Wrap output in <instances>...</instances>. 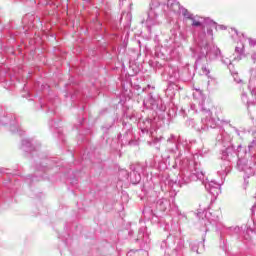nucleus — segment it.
I'll use <instances>...</instances> for the list:
<instances>
[{
    "mask_svg": "<svg viewBox=\"0 0 256 256\" xmlns=\"http://www.w3.org/2000/svg\"><path fill=\"white\" fill-rule=\"evenodd\" d=\"M152 67H155V69H164L165 71V67H167V64H163L159 61H154L151 63Z\"/></svg>",
    "mask_w": 256,
    "mask_h": 256,
    "instance_id": "29",
    "label": "nucleus"
},
{
    "mask_svg": "<svg viewBox=\"0 0 256 256\" xmlns=\"http://www.w3.org/2000/svg\"><path fill=\"white\" fill-rule=\"evenodd\" d=\"M190 108L192 111H195V113H197V105L196 104H191Z\"/></svg>",
    "mask_w": 256,
    "mask_h": 256,
    "instance_id": "40",
    "label": "nucleus"
},
{
    "mask_svg": "<svg viewBox=\"0 0 256 256\" xmlns=\"http://www.w3.org/2000/svg\"><path fill=\"white\" fill-rule=\"evenodd\" d=\"M193 143H196V141L195 140H185L184 145H186V147H189V145H193Z\"/></svg>",
    "mask_w": 256,
    "mask_h": 256,
    "instance_id": "36",
    "label": "nucleus"
},
{
    "mask_svg": "<svg viewBox=\"0 0 256 256\" xmlns=\"http://www.w3.org/2000/svg\"><path fill=\"white\" fill-rule=\"evenodd\" d=\"M136 241H142V243H149V234L147 233V226L139 228L138 237Z\"/></svg>",
    "mask_w": 256,
    "mask_h": 256,
    "instance_id": "22",
    "label": "nucleus"
},
{
    "mask_svg": "<svg viewBox=\"0 0 256 256\" xmlns=\"http://www.w3.org/2000/svg\"><path fill=\"white\" fill-rule=\"evenodd\" d=\"M181 77L184 81H192L193 77H195V71L189 68V64H186L183 67V73Z\"/></svg>",
    "mask_w": 256,
    "mask_h": 256,
    "instance_id": "21",
    "label": "nucleus"
},
{
    "mask_svg": "<svg viewBox=\"0 0 256 256\" xmlns=\"http://www.w3.org/2000/svg\"><path fill=\"white\" fill-rule=\"evenodd\" d=\"M208 85H211V80H208Z\"/></svg>",
    "mask_w": 256,
    "mask_h": 256,
    "instance_id": "52",
    "label": "nucleus"
},
{
    "mask_svg": "<svg viewBox=\"0 0 256 256\" xmlns=\"http://www.w3.org/2000/svg\"><path fill=\"white\" fill-rule=\"evenodd\" d=\"M239 145L237 148L238 151V161H237V169L241 173H245L247 177H253V166L249 163V159H255L256 155V139H253L247 148Z\"/></svg>",
    "mask_w": 256,
    "mask_h": 256,
    "instance_id": "3",
    "label": "nucleus"
},
{
    "mask_svg": "<svg viewBox=\"0 0 256 256\" xmlns=\"http://www.w3.org/2000/svg\"><path fill=\"white\" fill-rule=\"evenodd\" d=\"M234 81L237 82V83H243V80H241V79H236L235 77H234Z\"/></svg>",
    "mask_w": 256,
    "mask_h": 256,
    "instance_id": "46",
    "label": "nucleus"
},
{
    "mask_svg": "<svg viewBox=\"0 0 256 256\" xmlns=\"http://www.w3.org/2000/svg\"><path fill=\"white\" fill-rule=\"evenodd\" d=\"M123 1H125V0H120V3H123Z\"/></svg>",
    "mask_w": 256,
    "mask_h": 256,
    "instance_id": "54",
    "label": "nucleus"
},
{
    "mask_svg": "<svg viewBox=\"0 0 256 256\" xmlns=\"http://www.w3.org/2000/svg\"><path fill=\"white\" fill-rule=\"evenodd\" d=\"M176 215L179 217V219H185V214L181 213V210H179V207L175 208Z\"/></svg>",
    "mask_w": 256,
    "mask_h": 256,
    "instance_id": "33",
    "label": "nucleus"
},
{
    "mask_svg": "<svg viewBox=\"0 0 256 256\" xmlns=\"http://www.w3.org/2000/svg\"><path fill=\"white\" fill-rule=\"evenodd\" d=\"M222 63H224V65L228 66V69L230 70V72L232 73V75H237V72L233 71L234 66L233 63H231V60L229 58H226L225 60L222 59Z\"/></svg>",
    "mask_w": 256,
    "mask_h": 256,
    "instance_id": "27",
    "label": "nucleus"
},
{
    "mask_svg": "<svg viewBox=\"0 0 256 256\" xmlns=\"http://www.w3.org/2000/svg\"><path fill=\"white\" fill-rule=\"evenodd\" d=\"M221 122H222V123H226V124H227V123H231V121H225V120H222Z\"/></svg>",
    "mask_w": 256,
    "mask_h": 256,
    "instance_id": "51",
    "label": "nucleus"
},
{
    "mask_svg": "<svg viewBox=\"0 0 256 256\" xmlns=\"http://www.w3.org/2000/svg\"><path fill=\"white\" fill-rule=\"evenodd\" d=\"M205 189L208 191V193H210V195L217 197L221 193V184L215 180H212L205 185Z\"/></svg>",
    "mask_w": 256,
    "mask_h": 256,
    "instance_id": "18",
    "label": "nucleus"
},
{
    "mask_svg": "<svg viewBox=\"0 0 256 256\" xmlns=\"http://www.w3.org/2000/svg\"><path fill=\"white\" fill-rule=\"evenodd\" d=\"M143 106L146 109H151L152 111H165V105H163V99L155 92L148 93L147 97L143 100Z\"/></svg>",
    "mask_w": 256,
    "mask_h": 256,
    "instance_id": "5",
    "label": "nucleus"
},
{
    "mask_svg": "<svg viewBox=\"0 0 256 256\" xmlns=\"http://www.w3.org/2000/svg\"><path fill=\"white\" fill-rule=\"evenodd\" d=\"M234 130H235V133L238 135V137H239V135H241V132L239 131V129H237V128H234Z\"/></svg>",
    "mask_w": 256,
    "mask_h": 256,
    "instance_id": "45",
    "label": "nucleus"
},
{
    "mask_svg": "<svg viewBox=\"0 0 256 256\" xmlns=\"http://www.w3.org/2000/svg\"><path fill=\"white\" fill-rule=\"evenodd\" d=\"M67 9H69V6H68V5H66V10H67Z\"/></svg>",
    "mask_w": 256,
    "mask_h": 256,
    "instance_id": "53",
    "label": "nucleus"
},
{
    "mask_svg": "<svg viewBox=\"0 0 256 256\" xmlns=\"http://www.w3.org/2000/svg\"><path fill=\"white\" fill-rule=\"evenodd\" d=\"M131 173L129 182L132 183V185H137L138 183H141V173L145 172V167L141 163L131 164L130 165Z\"/></svg>",
    "mask_w": 256,
    "mask_h": 256,
    "instance_id": "12",
    "label": "nucleus"
},
{
    "mask_svg": "<svg viewBox=\"0 0 256 256\" xmlns=\"http://www.w3.org/2000/svg\"><path fill=\"white\" fill-rule=\"evenodd\" d=\"M248 89H250L251 95H254V97H256L255 89H251V81L249 82Z\"/></svg>",
    "mask_w": 256,
    "mask_h": 256,
    "instance_id": "37",
    "label": "nucleus"
},
{
    "mask_svg": "<svg viewBox=\"0 0 256 256\" xmlns=\"http://www.w3.org/2000/svg\"><path fill=\"white\" fill-rule=\"evenodd\" d=\"M202 71L204 73V75L209 76V73H211V70H209V68H207V66H202Z\"/></svg>",
    "mask_w": 256,
    "mask_h": 256,
    "instance_id": "35",
    "label": "nucleus"
},
{
    "mask_svg": "<svg viewBox=\"0 0 256 256\" xmlns=\"http://www.w3.org/2000/svg\"><path fill=\"white\" fill-rule=\"evenodd\" d=\"M123 137V134L122 133H119L118 134V139H121Z\"/></svg>",
    "mask_w": 256,
    "mask_h": 256,
    "instance_id": "49",
    "label": "nucleus"
},
{
    "mask_svg": "<svg viewBox=\"0 0 256 256\" xmlns=\"http://www.w3.org/2000/svg\"><path fill=\"white\" fill-rule=\"evenodd\" d=\"M130 119H135L137 122L138 129L142 133H150V135H153V131L157 129V124L155 123V118H143L139 114H133Z\"/></svg>",
    "mask_w": 256,
    "mask_h": 256,
    "instance_id": "6",
    "label": "nucleus"
},
{
    "mask_svg": "<svg viewBox=\"0 0 256 256\" xmlns=\"http://www.w3.org/2000/svg\"><path fill=\"white\" fill-rule=\"evenodd\" d=\"M246 105H247V109H249V107H250L251 105H255V102H253V101H250V102H249V101H248Z\"/></svg>",
    "mask_w": 256,
    "mask_h": 256,
    "instance_id": "43",
    "label": "nucleus"
},
{
    "mask_svg": "<svg viewBox=\"0 0 256 256\" xmlns=\"http://www.w3.org/2000/svg\"><path fill=\"white\" fill-rule=\"evenodd\" d=\"M220 247L223 249V251H227V243L225 242V240H223V238H221Z\"/></svg>",
    "mask_w": 256,
    "mask_h": 256,
    "instance_id": "34",
    "label": "nucleus"
},
{
    "mask_svg": "<svg viewBox=\"0 0 256 256\" xmlns=\"http://www.w3.org/2000/svg\"><path fill=\"white\" fill-rule=\"evenodd\" d=\"M144 91H145V88H142L141 86H139V84L132 85L131 90H127L123 88L121 98H120V103L122 105H125V103H127V101H130V99H133L135 95H141V93H143Z\"/></svg>",
    "mask_w": 256,
    "mask_h": 256,
    "instance_id": "10",
    "label": "nucleus"
},
{
    "mask_svg": "<svg viewBox=\"0 0 256 256\" xmlns=\"http://www.w3.org/2000/svg\"><path fill=\"white\" fill-rule=\"evenodd\" d=\"M193 97L196 103H198L202 114L201 123L204 125L202 129H217V127H219V119L215 120V118H213V112H211V109L205 106L206 98L203 94V90L195 89Z\"/></svg>",
    "mask_w": 256,
    "mask_h": 256,
    "instance_id": "4",
    "label": "nucleus"
},
{
    "mask_svg": "<svg viewBox=\"0 0 256 256\" xmlns=\"http://www.w3.org/2000/svg\"><path fill=\"white\" fill-rule=\"evenodd\" d=\"M161 141H163V136L155 137L151 141H148V145H150L151 147H156L157 151H159Z\"/></svg>",
    "mask_w": 256,
    "mask_h": 256,
    "instance_id": "26",
    "label": "nucleus"
},
{
    "mask_svg": "<svg viewBox=\"0 0 256 256\" xmlns=\"http://www.w3.org/2000/svg\"><path fill=\"white\" fill-rule=\"evenodd\" d=\"M126 17H127V19H128L129 21H131V13H127V14H126Z\"/></svg>",
    "mask_w": 256,
    "mask_h": 256,
    "instance_id": "48",
    "label": "nucleus"
},
{
    "mask_svg": "<svg viewBox=\"0 0 256 256\" xmlns=\"http://www.w3.org/2000/svg\"><path fill=\"white\" fill-rule=\"evenodd\" d=\"M202 231H203V229H202ZM208 231H209V229H207V228L204 229L205 234H204L203 239H202L203 243H205V235H207Z\"/></svg>",
    "mask_w": 256,
    "mask_h": 256,
    "instance_id": "42",
    "label": "nucleus"
},
{
    "mask_svg": "<svg viewBox=\"0 0 256 256\" xmlns=\"http://www.w3.org/2000/svg\"><path fill=\"white\" fill-rule=\"evenodd\" d=\"M159 7L161 3H151L150 10L148 11V18L146 20V27L148 32L151 33V27L159 25Z\"/></svg>",
    "mask_w": 256,
    "mask_h": 256,
    "instance_id": "8",
    "label": "nucleus"
},
{
    "mask_svg": "<svg viewBox=\"0 0 256 256\" xmlns=\"http://www.w3.org/2000/svg\"><path fill=\"white\" fill-rule=\"evenodd\" d=\"M253 233L256 234V229L253 230L252 228H247L246 231H244V239H246V241L251 240V234Z\"/></svg>",
    "mask_w": 256,
    "mask_h": 256,
    "instance_id": "28",
    "label": "nucleus"
},
{
    "mask_svg": "<svg viewBox=\"0 0 256 256\" xmlns=\"http://www.w3.org/2000/svg\"><path fill=\"white\" fill-rule=\"evenodd\" d=\"M228 231L230 235H239V233H241V228L239 227L229 228Z\"/></svg>",
    "mask_w": 256,
    "mask_h": 256,
    "instance_id": "30",
    "label": "nucleus"
},
{
    "mask_svg": "<svg viewBox=\"0 0 256 256\" xmlns=\"http://www.w3.org/2000/svg\"><path fill=\"white\" fill-rule=\"evenodd\" d=\"M129 172L126 169H121L118 172V179L119 181H125L127 183H129V179H130Z\"/></svg>",
    "mask_w": 256,
    "mask_h": 256,
    "instance_id": "25",
    "label": "nucleus"
},
{
    "mask_svg": "<svg viewBox=\"0 0 256 256\" xmlns=\"http://www.w3.org/2000/svg\"><path fill=\"white\" fill-rule=\"evenodd\" d=\"M202 29H207V35L213 40V29H216L217 31V22L211 20V18H205Z\"/></svg>",
    "mask_w": 256,
    "mask_h": 256,
    "instance_id": "19",
    "label": "nucleus"
},
{
    "mask_svg": "<svg viewBox=\"0 0 256 256\" xmlns=\"http://www.w3.org/2000/svg\"><path fill=\"white\" fill-rule=\"evenodd\" d=\"M163 75H166L168 82H176L181 79V73L179 72V67L167 64Z\"/></svg>",
    "mask_w": 256,
    "mask_h": 256,
    "instance_id": "14",
    "label": "nucleus"
},
{
    "mask_svg": "<svg viewBox=\"0 0 256 256\" xmlns=\"http://www.w3.org/2000/svg\"><path fill=\"white\" fill-rule=\"evenodd\" d=\"M221 133L216 137L217 145H220L223 149L221 150V159L225 161L221 165V170H218V175L221 179H225L227 174L231 172V158L235 154V146L231 143V136L221 128Z\"/></svg>",
    "mask_w": 256,
    "mask_h": 256,
    "instance_id": "2",
    "label": "nucleus"
},
{
    "mask_svg": "<svg viewBox=\"0 0 256 256\" xmlns=\"http://www.w3.org/2000/svg\"><path fill=\"white\" fill-rule=\"evenodd\" d=\"M247 179H249V177H247V174H246V176H244L245 187H247L249 185V180H247Z\"/></svg>",
    "mask_w": 256,
    "mask_h": 256,
    "instance_id": "41",
    "label": "nucleus"
},
{
    "mask_svg": "<svg viewBox=\"0 0 256 256\" xmlns=\"http://www.w3.org/2000/svg\"><path fill=\"white\" fill-rule=\"evenodd\" d=\"M181 155V152H179L176 156V163H179L181 172L174 181H170L169 185L183 187V185H189L192 181L204 179L205 174L199 171L201 164L195 162V160H189V158L181 160Z\"/></svg>",
    "mask_w": 256,
    "mask_h": 256,
    "instance_id": "1",
    "label": "nucleus"
},
{
    "mask_svg": "<svg viewBox=\"0 0 256 256\" xmlns=\"http://www.w3.org/2000/svg\"><path fill=\"white\" fill-rule=\"evenodd\" d=\"M142 214L146 221H151L153 225H159V223H161V218H159V215H157L155 206H153L152 203L144 207Z\"/></svg>",
    "mask_w": 256,
    "mask_h": 256,
    "instance_id": "13",
    "label": "nucleus"
},
{
    "mask_svg": "<svg viewBox=\"0 0 256 256\" xmlns=\"http://www.w3.org/2000/svg\"><path fill=\"white\" fill-rule=\"evenodd\" d=\"M197 217L198 219H202L200 223L205 227H207L211 223H217V221H219V217L213 216V214L209 212V209H205L203 210V212H198Z\"/></svg>",
    "mask_w": 256,
    "mask_h": 256,
    "instance_id": "15",
    "label": "nucleus"
},
{
    "mask_svg": "<svg viewBox=\"0 0 256 256\" xmlns=\"http://www.w3.org/2000/svg\"><path fill=\"white\" fill-rule=\"evenodd\" d=\"M207 55H213L214 59H219V57H223L221 54V49L217 46H213L212 48L206 43L204 46L200 47V54L198 55L194 69H197L199 63H201V59H206Z\"/></svg>",
    "mask_w": 256,
    "mask_h": 256,
    "instance_id": "7",
    "label": "nucleus"
},
{
    "mask_svg": "<svg viewBox=\"0 0 256 256\" xmlns=\"http://www.w3.org/2000/svg\"><path fill=\"white\" fill-rule=\"evenodd\" d=\"M167 8L174 13H181L184 19H193V14L189 13V10L181 6L177 0H167Z\"/></svg>",
    "mask_w": 256,
    "mask_h": 256,
    "instance_id": "11",
    "label": "nucleus"
},
{
    "mask_svg": "<svg viewBox=\"0 0 256 256\" xmlns=\"http://www.w3.org/2000/svg\"><path fill=\"white\" fill-rule=\"evenodd\" d=\"M217 29H220L221 31H225L227 29V26H225V25H217Z\"/></svg>",
    "mask_w": 256,
    "mask_h": 256,
    "instance_id": "39",
    "label": "nucleus"
},
{
    "mask_svg": "<svg viewBox=\"0 0 256 256\" xmlns=\"http://www.w3.org/2000/svg\"><path fill=\"white\" fill-rule=\"evenodd\" d=\"M243 99H247V93H245V92L242 93V100Z\"/></svg>",
    "mask_w": 256,
    "mask_h": 256,
    "instance_id": "47",
    "label": "nucleus"
},
{
    "mask_svg": "<svg viewBox=\"0 0 256 256\" xmlns=\"http://www.w3.org/2000/svg\"><path fill=\"white\" fill-rule=\"evenodd\" d=\"M190 249L191 251L199 255L200 253H203V251H205V242H203V240L202 242L194 241L190 243Z\"/></svg>",
    "mask_w": 256,
    "mask_h": 256,
    "instance_id": "23",
    "label": "nucleus"
},
{
    "mask_svg": "<svg viewBox=\"0 0 256 256\" xmlns=\"http://www.w3.org/2000/svg\"><path fill=\"white\" fill-rule=\"evenodd\" d=\"M123 145H133V126L130 123L122 122Z\"/></svg>",
    "mask_w": 256,
    "mask_h": 256,
    "instance_id": "16",
    "label": "nucleus"
},
{
    "mask_svg": "<svg viewBox=\"0 0 256 256\" xmlns=\"http://www.w3.org/2000/svg\"><path fill=\"white\" fill-rule=\"evenodd\" d=\"M167 143L174 144L175 149L171 150L172 153L179 151V144L181 143V136H176L175 134H171L170 137L167 138Z\"/></svg>",
    "mask_w": 256,
    "mask_h": 256,
    "instance_id": "24",
    "label": "nucleus"
},
{
    "mask_svg": "<svg viewBox=\"0 0 256 256\" xmlns=\"http://www.w3.org/2000/svg\"><path fill=\"white\" fill-rule=\"evenodd\" d=\"M179 91V85H177V82H168L167 88H166V96L170 99H173Z\"/></svg>",
    "mask_w": 256,
    "mask_h": 256,
    "instance_id": "20",
    "label": "nucleus"
},
{
    "mask_svg": "<svg viewBox=\"0 0 256 256\" xmlns=\"http://www.w3.org/2000/svg\"><path fill=\"white\" fill-rule=\"evenodd\" d=\"M175 243H177L176 247L174 248V251L176 253H181L183 249H185V240L177 238V236L169 235L166 240H164L161 243V249H165V247H168V249H171V247L175 246Z\"/></svg>",
    "mask_w": 256,
    "mask_h": 256,
    "instance_id": "9",
    "label": "nucleus"
},
{
    "mask_svg": "<svg viewBox=\"0 0 256 256\" xmlns=\"http://www.w3.org/2000/svg\"><path fill=\"white\" fill-rule=\"evenodd\" d=\"M235 33H236V35H239V32L237 31V29H232Z\"/></svg>",
    "mask_w": 256,
    "mask_h": 256,
    "instance_id": "50",
    "label": "nucleus"
},
{
    "mask_svg": "<svg viewBox=\"0 0 256 256\" xmlns=\"http://www.w3.org/2000/svg\"><path fill=\"white\" fill-rule=\"evenodd\" d=\"M248 41H249V44L251 45V47H255L256 40H253V39L249 38Z\"/></svg>",
    "mask_w": 256,
    "mask_h": 256,
    "instance_id": "38",
    "label": "nucleus"
},
{
    "mask_svg": "<svg viewBox=\"0 0 256 256\" xmlns=\"http://www.w3.org/2000/svg\"><path fill=\"white\" fill-rule=\"evenodd\" d=\"M251 59L253 63H256V53L252 54Z\"/></svg>",
    "mask_w": 256,
    "mask_h": 256,
    "instance_id": "44",
    "label": "nucleus"
},
{
    "mask_svg": "<svg viewBox=\"0 0 256 256\" xmlns=\"http://www.w3.org/2000/svg\"><path fill=\"white\" fill-rule=\"evenodd\" d=\"M192 21V27H203V24L193 17V19H190Z\"/></svg>",
    "mask_w": 256,
    "mask_h": 256,
    "instance_id": "31",
    "label": "nucleus"
},
{
    "mask_svg": "<svg viewBox=\"0 0 256 256\" xmlns=\"http://www.w3.org/2000/svg\"><path fill=\"white\" fill-rule=\"evenodd\" d=\"M152 207L156 210V213H165L171 207V201L167 198H159L152 203Z\"/></svg>",
    "mask_w": 256,
    "mask_h": 256,
    "instance_id": "17",
    "label": "nucleus"
},
{
    "mask_svg": "<svg viewBox=\"0 0 256 256\" xmlns=\"http://www.w3.org/2000/svg\"><path fill=\"white\" fill-rule=\"evenodd\" d=\"M235 53L238 54V59L241 60V56H242L243 53H244V49H243V48L236 47V48H235Z\"/></svg>",
    "mask_w": 256,
    "mask_h": 256,
    "instance_id": "32",
    "label": "nucleus"
}]
</instances>
